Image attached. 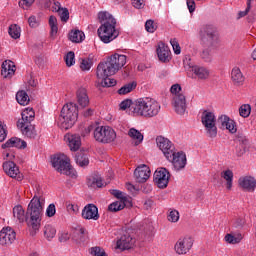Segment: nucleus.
I'll use <instances>...</instances> for the list:
<instances>
[{
    "mask_svg": "<svg viewBox=\"0 0 256 256\" xmlns=\"http://www.w3.org/2000/svg\"><path fill=\"white\" fill-rule=\"evenodd\" d=\"M156 52L159 61L162 63H169V61H171V51L169 50V46L165 45V43L161 42L158 44Z\"/></svg>",
    "mask_w": 256,
    "mask_h": 256,
    "instance_id": "aec40b11",
    "label": "nucleus"
},
{
    "mask_svg": "<svg viewBox=\"0 0 256 256\" xmlns=\"http://www.w3.org/2000/svg\"><path fill=\"white\" fill-rule=\"evenodd\" d=\"M13 216L18 219L20 223L23 221H27V216H25V210H23V206L17 205L13 208Z\"/></svg>",
    "mask_w": 256,
    "mask_h": 256,
    "instance_id": "c9c22d12",
    "label": "nucleus"
},
{
    "mask_svg": "<svg viewBox=\"0 0 256 256\" xmlns=\"http://www.w3.org/2000/svg\"><path fill=\"white\" fill-rule=\"evenodd\" d=\"M79 117V106L75 103L70 102L66 103L60 112L59 123L61 129L67 131V129H71L75 123H77V119Z\"/></svg>",
    "mask_w": 256,
    "mask_h": 256,
    "instance_id": "39448f33",
    "label": "nucleus"
},
{
    "mask_svg": "<svg viewBox=\"0 0 256 256\" xmlns=\"http://www.w3.org/2000/svg\"><path fill=\"white\" fill-rule=\"evenodd\" d=\"M157 147L162 151L166 159H171L173 152L175 151V145L168 138L158 136L156 138Z\"/></svg>",
    "mask_w": 256,
    "mask_h": 256,
    "instance_id": "9d476101",
    "label": "nucleus"
},
{
    "mask_svg": "<svg viewBox=\"0 0 256 256\" xmlns=\"http://www.w3.org/2000/svg\"><path fill=\"white\" fill-rule=\"evenodd\" d=\"M192 73H194L197 79H202V80L209 79V69L203 66H193Z\"/></svg>",
    "mask_w": 256,
    "mask_h": 256,
    "instance_id": "c756f323",
    "label": "nucleus"
},
{
    "mask_svg": "<svg viewBox=\"0 0 256 256\" xmlns=\"http://www.w3.org/2000/svg\"><path fill=\"white\" fill-rule=\"evenodd\" d=\"M17 237V233L11 227H5L0 231V243L2 245H12Z\"/></svg>",
    "mask_w": 256,
    "mask_h": 256,
    "instance_id": "dca6fc26",
    "label": "nucleus"
},
{
    "mask_svg": "<svg viewBox=\"0 0 256 256\" xmlns=\"http://www.w3.org/2000/svg\"><path fill=\"white\" fill-rule=\"evenodd\" d=\"M16 100L19 105H28L29 104V95L25 90L18 91L16 94Z\"/></svg>",
    "mask_w": 256,
    "mask_h": 256,
    "instance_id": "58836bf2",
    "label": "nucleus"
},
{
    "mask_svg": "<svg viewBox=\"0 0 256 256\" xmlns=\"http://www.w3.org/2000/svg\"><path fill=\"white\" fill-rule=\"evenodd\" d=\"M126 205H127L126 202L119 200V201L111 203L108 206V211H111L112 213H117V211H121V210L125 209Z\"/></svg>",
    "mask_w": 256,
    "mask_h": 256,
    "instance_id": "a19ab883",
    "label": "nucleus"
},
{
    "mask_svg": "<svg viewBox=\"0 0 256 256\" xmlns=\"http://www.w3.org/2000/svg\"><path fill=\"white\" fill-rule=\"evenodd\" d=\"M3 169L6 175L9 177H12V179H15V177H18V179H21V176H19V167H17V164L13 161H6L3 163Z\"/></svg>",
    "mask_w": 256,
    "mask_h": 256,
    "instance_id": "5701e85b",
    "label": "nucleus"
},
{
    "mask_svg": "<svg viewBox=\"0 0 256 256\" xmlns=\"http://www.w3.org/2000/svg\"><path fill=\"white\" fill-rule=\"evenodd\" d=\"M168 221H170L171 223H177V221H179V211L177 210L170 211L168 215Z\"/></svg>",
    "mask_w": 256,
    "mask_h": 256,
    "instance_id": "13d9d810",
    "label": "nucleus"
},
{
    "mask_svg": "<svg viewBox=\"0 0 256 256\" xmlns=\"http://www.w3.org/2000/svg\"><path fill=\"white\" fill-rule=\"evenodd\" d=\"M127 56L114 54L107 59L106 62H101L97 66L96 76L101 82H96L97 89L101 87H115L117 80L111 79V75H115L119 69L125 67Z\"/></svg>",
    "mask_w": 256,
    "mask_h": 256,
    "instance_id": "f257e3e1",
    "label": "nucleus"
},
{
    "mask_svg": "<svg viewBox=\"0 0 256 256\" xmlns=\"http://www.w3.org/2000/svg\"><path fill=\"white\" fill-rule=\"evenodd\" d=\"M132 5L135 9H143L145 4L143 0H132Z\"/></svg>",
    "mask_w": 256,
    "mask_h": 256,
    "instance_id": "69168bd1",
    "label": "nucleus"
},
{
    "mask_svg": "<svg viewBox=\"0 0 256 256\" xmlns=\"http://www.w3.org/2000/svg\"><path fill=\"white\" fill-rule=\"evenodd\" d=\"M201 121L202 125L205 127L206 135L211 139H215V137H217V119L215 118V114L205 110L202 113Z\"/></svg>",
    "mask_w": 256,
    "mask_h": 256,
    "instance_id": "6e6552de",
    "label": "nucleus"
},
{
    "mask_svg": "<svg viewBox=\"0 0 256 256\" xmlns=\"http://www.w3.org/2000/svg\"><path fill=\"white\" fill-rule=\"evenodd\" d=\"M218 123H220L221 127L227 129L229 133H237V124L227 115L220 116Z\"/></svg>",
    "mask_w": 256,
    "mask_h": 256,
    "instance_id": "4be33fe9",
    "label": "nucleus"
},
{
    "mask_svg": "<svg viewBox=\"0 0 256 256\" xmlns=\"http://www.w3.org/2000/svg\"><path fill=\"white\" fill-rule=\"evenodd\" d=\"M193 247V240L191 237H184L178 239L174 246V250L177 255H187Z\"/></svg>",
    "mask_w": 256,
    "mask_h": 256,
    "instance_id": "9b49d317",
    "label": "nucleus"
},
{
    "mask_svg": "<svg viewBox=\"0 0 256 256\" xmlns=\"http://www.w3.org/2000/svg\"><path fill=\"white\" fill-rule=\"evenodd\" d=\"M128 135L135 141V145H140L143 142V134H141L139 130L135 128H131L128 131Z\"/></svg>",
    "mask_w": 256,
    "mask_h": 256,
    "instance_id": "4c0bfd02",
    "label": "nucleus"
},
{
    "mask_svg": "<svg viewBox=\"0 0 256 256\" xmlns=\"http://www.w3.org/2000/svg\"><path fill=\"white\" fill-rule=\"evenodd\" d=\"M231 79L232 83L234 85H243L245 82V76H243V73L241 72V69L239 68H233L231 72Z\"/></svg>",
    "mask_w": 256,
    "mask_h": 256,
    "instance_id": "c85d7f7f",
    "label": "nucleus"
},
{
    "mask_svg": "<svg viewBox=\"0 0 256 256\" xmlns=\"http://www.w3.org/2000/svg\"><path fill=\"white\" fill-rule=\"evenodd\" d=\"M93 113H95V110L92 108H88L86 110H83L81 114L87 119L89 117H93Z\"/></svg>",
    "mask_w": 256,
    "mask_h": 256,
    "instance_id": "338daca9",
    "label": "nucleus"
},
{
    "mask_svg": "<svg viewBox=\"0 0 256 256\" xmlns=\"http://www.w3.org/2000/svg\"><path fill=\"white\" fill-rule=\"evenodd\" d=\"M187 7L190 13L195 12V0H187Z\"/></svg>",
    "mask_w": 256,
    "mask_h": 256,
    "instance_id": "774afa93",
    "label": "nucleus"
},
{
    "mask_svg": "<svg viewBox=\"0 0 256 256\" xmlns=\"http://www.w3.org/2000/svg\"><path fill=\"white\" fill-rule=\"evenodd\" d=\"M220 177L226 181V189L231 191L233 188V170L227 169L220 173Z\"/></svg>",
    "mask_w": 256,
    "mask_h": 256,
    "instance_id": "2f4dec72",
    "label": "nucleus"
},
{
    "mask_svg": "<svg viewBox=\"0 0 256 256\" xmlns=\"http://www.w3.org/2000/svg\"><path fill=\"white\" fill-rule=\"evenodd\" d=\"M11 147H16V149H25L27 148V142L21 140V138L12 137L6 143L2 144V149H7Z\"/></svg>",
    "mask_w": 256,
    "mask_h": 256,
    "instance_id": "bb28decb",
    "label": "nucleus"
},
{
    "mask_svg": "<svg viewBox=\"0 0 256 256\" xmlns=\"http://www.w3.org/2000/svg\"><path fill=\"white\" fill-rule=\"evenodd\" d=\"M43 201L41 193L37 192L30 201L26 211V223L31 231V235H35L41 229V219L43 217Z\"/></svg>",
    "mask_w": 256,
    "mask_h": 256,
    "instance_id": "f03ea898",
    "label": "nucleus"
},
{
    "mask_svg": "<svg viewBox=\"0 0 256 256\" xmlns=\"http://www.w3.org/2000/svg\"><path fill=\"white\" fill-rule=\"evenodd\" d=\"M134 176L137 183H145L151 177V170L147 165L143 164L135 169Z\"/></svg>",
    "mask_w": 256,
    "mask_h": 256,
    "instance_id": "a211bd4d",
    "label": "nucleus"
},
{
    "mask_svg": "<svg viewBox=\"0 0 256 256\" xmlns=\"http://www.w3.org/2000/svg\"><path fill=\"white\" fill-rule=\"evenodd\" d=\"M170 92L172 93V95H174V97H175L176 95L185 93V92L183 91V88H181V85H179V84H173V85L171 86V88H170Z\"/></svg>",
    "mask_w": 256,
    "mask_h": 256,
    "instance_id": "4d7b16f0",
    "label": "nucleus"
},
{
    "mask_svg": "<svg viewBox=\"0 0 256 256\" xmlns=\"http://www.w3.org/2000/svg\"><path fill=\"white\" fill-rule=\"evenodd\" d=\"M90 255H93V256H107V253L101 247L96 246V247L90 248Z\"/></svg>",
    "mask_w": 256,
    "mask_h": 256,
    "instance_id": "3c124183",
    "label": "nucleus"
},
{
    "mask_svg": "<svg viewBox=\"0 0 256 256\" xmlns=\"http://www.w3.org/2000/svg\"><path fill=\"white\" fill-rule=\"evenodd\" d=\"M82 217L86 220L99 221V208L95 204H87L82 210Z\"/></svg>",
    "mask_w": 256,
    "mask_h": 256,
    "instance_id": "f3484780",
    "label": "nucleus"
},
{
    "mask_svg": "<svg viewBox=\"0 0 256 256\" xmlns=\"http://www.w3.org/2000/svg\"><path fill=\"white\" fill-rule=\"evenodd\" d=\"M135 245V240L129 232H125L116 242V249L127 251Z\"/></svg>",
    "mask_w": 256,
    "mask_h": 256,
    "instance_id": "2eb2a0df",
    "label": "nucleus"
},
{
    "mask_svg": "<svg viewBox=\"0 0 256 256\" xmlns=\"http://www.w3.org/2000/svg\"><path fill=\"white\" fill-rule=\"evenodd\" d=\"M173 107L177 115H185V111H187V96H185V92L173 96Z\"/></svg>",
    "mask_w": 256,
    "mask_h": 256,
    "instance_id": "4468645a",
    "label": "nucleus"
},
{
    "mask_svg": "<svg viewBox=\"0 0 256 256\" xmlns=\"http://www.w3.org/2000/svg\"><path fill=\"white\" fill-rule=\"evenodd\" d=\"M199 35L205 47H217L219 45V34L217 33V28L213 25L202 26Z\"/></svg>",
    "mask_w": 256,
    "mask_h": 256,
    "instance_id": "423d86ee",
    "label": "nucleus"
},
{
    "mask_svg": "<svg viewBox=\"0 0 256 256\" xmlns=\"http://www.w3.org/2000/svg\"><path fill=\"white\" fill-rule=\"evenodd\" d=\"M154 183L159 189H166L167 185H169V171L167 168H160L155 171Z\"/></svg>",
    "mask_w": 256,
    "mask_h": 256,
    "instance_id": "f8f14e48",
    "label": "nucleus"
},
{
    "mask_svg": "<svg viewBox=\"0 0 256 256\" xmlns=\"http://www.w3.org/2000/svg\"><path fill=\"white\" fill-rule=\"evenodd\" d=\"M249 151V145L236 144L234 148L235 157H243Z\"/></svg>",
    "mask_w": 256,
    "mask_h": 256,
    "instance_id": "ea45409f",
    "label": "nucleus"
},
{
    "mask_svg": "<svg viewBox=\"0 0 256 256\" xmlns=\"http://www.w3.org/2000/svg\"><path fill=\"white\" fill-rule=\"evenodd\" d=\"M202 59H204L207 63L211 61V51L209 49H205L201 53Z\"/></svg>",
    "mask_w": 256,
    "mask_h": 256,
    "instance_id": "0e129e2a",
    "label": "nucleus"
},
{
    "mask_svg": "<svg viewBox=\"0 0 256 256\" xmlns=\"http://www.w3.org/2000/svg\"><path fill=\"white\" fill-rule=\"evenodd\" d=\"M20 129L22 135L27 137V139H37V130H35V125L26 122V124L17 125Z\"/></svg>",
    "mask_w": 256,
    "mask_h": 256,
    "instance_id": "412c9836",
    "label": "nucleus"
},
{
    "mask_svg": "<svg viewBox=\"0 0 256 256\" xmlns=\"http://www.w3.org/2000/svg\"><path fill=\"white\" fill-rule=\"evenodd\" d=\"M89 236L87 235V230L84 227L78 226L74 229L72 233V239L76 243H85Z\"/></svg>",
    "mask_w": 256,
    "mask_h": 256,
    "instance_id": "a878e982",
    "label": "nucleus"
},
{
    "mask_svg": "<svg viewBox=\"0 0 256 256\" xmlns=\"http://www.w3.org/2000/svg\"><path fill=\"white\" fill-rule=\"evenodd\" d=\"M49 26L51 29L50 34L53 36L59 31V27L57 26V17L50 16L49 17Z\"/></svg>",
    "mask_w": 256,
    "mask_h": 256,
    "instance_id": "49530a36",
    "label": "nucleus"
},
{
    "mask_svg": "<svg viewBox=\"0 0 256 256\" xmlns=\"http://www.w3.org/2000/svg\"><path fill=\"white\" fill-rule=\"evenodd\" d=\"M98 19L101 26L98 28V36L103 43H111L119 37V31L115 29L117 20L109 12H99Z\"/></svg>",
    "mask_w": 256,
    "mask_h": 256,
    "instance_id": "7ed1b4c3",
    "label": "nucleus"
},
{
    "mask_svg": "<svg viewBox=\"0 0 256 256\" xmlns=\"http://www.w3.org/2000/svg\"><path fill=\"white\" fill-rule=\"evenodd\" d=\"M135 105H137V100L133 102V100L131 99H126L120 103V109H122V111H125L126 109H130L131 113L135 117Z\"/></svg>",
    "mask_w": 256,
    "mask_h": 256,
    "instance_id": "e433bc0d",
    "label": "nucleus"
},
{
    "mask_svg": "<svg viewBox=\"0 0 256 256\" xmlns=\"http://www.w3.org/2000/svg\"><path fill=\"white\" fill-rule=\"evenodd\" d=\"M111 195L116 197V199H120V201L126 202L127 203V196L120 191V190H110Z\"/></svg>",
    "mask_w": 256,
    "mask_h": 256,
    "instance_id": "603ef678",
    "label": "nucleus"
},
{
    "mask_svg": "<svg viewBox=\"0 0 256 256\" xmlns=\"http://www.w3.org/2000/svg\"><path fill=\"white\" fill-rule=\"evenodd\" d=\"M145 29L148 33H155V31H157V23L153 20H147L145 23Z\"/></svg>",
    "mask_w": 256,
    "mask_h": 256,
    "instance_id": "8fccbe9b",
    "label": "nucleus"
},
{
    "mask_svg": "<svg viewBox=\"0 0 256 256\" xmlns=\"http://www.w3.org/2000/svg\"><path fill=\"white\" fill-rule=\"evenodd\" d=\"M64 59L67 67H72V65H75V52L73 51L68 52L64 57Z\"/></svg>",
    "mask_w": 256,
    "mask_h": 256,
    "instance_id": "09e8293b",
    "label": "nucleus"
},
{
    "mask_svg": "<svg viewBox=\"0 0 256 256\" xmlns=\"http://www.w3.org/2000/svg\"><path fill=\"white\" fill-rule=\"evenodd\" d=\"M21 117L22 118L17 121V125L31 123L35 120V111L33 110V108H26L21 113Z\"/></svg>",
    "mask_w": 256,
    "mask_h": 256,
    "instance_id": "cd10ccee",
    "label": "nucleus"
},
{
    "mask_svg": "<svg viewBox=\"0 0 256 256\" xmlns=\"http://www.w3.org/2000/svg\"><path fill=\"white\" fill-rule=\"evenodd\" d=\"M94 139L98 143H113L117 139V133L109 126H98L94 129Z\"/></svg>",
    "mask_w": 256,
    "mask_h": 256,
    "instance_id": "0eeeda50",
    "label": "nucleus"
},
{
    "mask_svg": "<svg viewBox=\"0 0 256 256\" xmlns=\"http://www.w3.org/2000/svg\"><path fill=\"white\" fill-rule=\"evenodd\" d=\"M240 117L247 118L249 115H251V105L249 104H243L239 108Z\"/></svg>",
    "mask_w": 256,
    "mask_h": 256,
    "instance_id": "de8ad7c7",
    "label": "nucleus"
},
{
    "mask_svg": "<svg viewBox=\"0 0 256 256\" xmlns=\"http://www.w3.org/2000/svg\"><path fill=\"white\" fill-rule=\"evenodd\" d=\"M1 75L4 79H11L15 75V64L11 60L2 63Z\"/></svg>",
    "mask_w": 256,
    "mask_h": 256,
    "instance_id": "393cba45",
    "label": "nucleus"
},
{
    "mask_svg": "<svg viewBox=\"0 0 256 256\" xmlns=\"http://www.w3.org/2000/svg\"><path fill=\"white\" fill-rule=\"evenodd\" d=\"M69 157L65 154H57L52 158V166L59 173H63V175H71V163Z\"/></svg>",
    "mask_w": 256,
    "mask_h": 256,
    "instance_id": "1a4fd4ad",
    "label": "nucleus"
},
{
    "mask_svg": "<svg viewBox=\"0 0 256 256\" xmlns=\"http://www.w3.org/2000/svg\"><path fill=\"white\" fill-rule=\"evenodd\" d=\"M55 213H57V210L55 208V204H50L46 209V215L47 217H55Z\"/></svg>",
    "mask_w": 256,
    "mask_h": 256,
    "instance_id": "052dcab7",
    "label": "nucleus"
},
{
    "mask_svg": "<svg viewBox=\"0 0 256 256\" xmlns=\"http://www.w3.org/2000/svg\"><path fill=\"white\" fill-rule=\"evenodd\" d=\"M238 185L244 189V191L253 193L256 187V180L252 176H243L239 178Z\"/></svg>",
    "mask_w": 256,
    "mask_h": 256,
    "instance_id": "6ab92c4d",
    "label": "nucleus"
},
{
    "mask_svg": "<svg viewBox=\"0 0 256 256\" xmlns=\"http://www.w3.org/2000/svg\"><path fill=\"white\" fill-rule=\"evenodd\" d=\"M55 235H57V230L55 227L49 224L44 227V237H46L48 241H51Z\"/></svg>",
    "mask_w": 256,
    "mask_h": 256,
    "instance_id": "79ce46f5",
    "label": "nucleus"
},
{
    "mask_svg": "<svg viewBox=\"0 0 256 256\" xmlns=\"http://www.w3.org/2000/svg\"><path fill=\"white\" fill-rule=\"evenodd\" d=\"M8 33L12 39H19L21 37V28L17 24H12L9 26Z\"/></svg>",
    "mask_w": 256,
    "mask_h": 256,
    "instance_id": "37998d69",
    "label": "nucleus"
},
{
    "mask_svg": "<svg viewBox=\"0 0 256 256\" xmlns=\"http://www.w3.org/2000/svg\"><path fill=\"white\" fill-rule=\"evenodd\" d=\"M136 87H137L136 82L128 83V84L122 86L118 90V93H119V95H127V93H131V91H133V89H136Z\"/></svg>",
    "mask_w": 256,
    "mask_h": 256,
    "instance_id": "c03bdc74",
    "label": "nucleus"
},
{
    "mask_svg": "<svg viewBox=\"0 0 256 256\" xmlns=\"http://www.w3.org/2000/svg\"><path fill=\"white\" fill-rule=\"evenodd\" d=\"M75 161L79 167H87L89 165V156L87 153L78 152L75 156Z\"/></svg>",
    "mask_w": 256,
    "mask_h": 256,
    "instance_id": "f704fd0d",
    "label": "nucleus"
},
{
    "mask_svg": "<svg viewBox=\"0 0 256 256\" xmlns=\"http://www.w3.org/2000/svg\"><path fill=\"white\" fill-rule=\"evenodd\" d=\"M28 23L32 28L39 27V19H37L36 16H30L28 18Z\"/></svg>",
    "mask_w": 256,
    "mask_h": 256,
    "instance_id": "680f3d73",
    "label": "nucleus"
},
{
    "mask_svg": "<svg viewBox=\"0 0 256 256\" xmlns=\"http://www.w3.org/2000/svg\"><path fill=\"white\" fill-rule=\"evenodd\" d=\"M33 3H35V0H20L19 7H21L22 9H28L29 7H31V5H33Z\"/></svg>",
    "mask_w": 256,
    "mask_h": 256,
    "instance_id": "bf43d9fd",
    "label": "nucleus"
},
{
    "mask_svg": "<svg viewBox=\"0 0 256 256\" xmlns=\"http://www.w3.org/2000/svg\"><path fill=\"white\" fill-rule=\"evenodd\" d=\"M58 14L63 23H67V21H69V9L63 8L60 12H58Z\"/></svg>",
    "mask_w": 256,
    "mask_h": 256,
    "instance_id": "6e6d98bb",
    "label": "nucleus"
},
{
    "mask_svg": "<svg viewBox=\"0 0 256 256\" xmlns=\"http://www.w3.org/2000/svg\"><path fill=\"white\" fill-rule=\"evenodd\" d=\"M225 242L230 243V245H237L243 241V234L241 232H231L225 235Z\"/></svg>",
    "mask_w": 256,
    "mask_h": 256,
    "instance_id": "7c9ffc66",
    "label": "nucleus"
},
{
    "mask_svg": "<svg viewBox=\"0 0 256 256\" xmlns=\"http://www.w3.org/2000/svg\"><path fill=\"white\" fill-rule=\"evenodd\" d=\"M135 117H145L151 119L159 115L161 104L153 98H139L134 105Z\"/></svg>",
    "mask_w": 256,
    "mask_h": 256,
    "instance_id": "20e7f679",
    "label": "nucleus"
},
{
    "mask_svg": "<svg viewBox=\"0 0 256 256\" xmlns=\"http://www.w3.org/2000/svg\"><path fill=\"white\" fill-rule=\"evenodd\" d=\"M69 39L72 43H82L85 40V33L81 30H72Z\"/></svg>",
    "mask_w": 256,
    "mask_h": 256,
    "instance_id": "72a5a7b5",
    "label": "nucleus"
},
{
    "mask_svg": "<svg viewBox=\"0 0 256 256\" xmlns=\"http://www.w3.org/2000/svg\"><path fill=\"white\" fill-rule=\"evenodd\" d=\"M70 151H79L81 147V136L74 134L68 137Z\"/></svg>",
    "mask_w": 256,
    "mask_h": 256,
    "instance_id": "473e14b6",
    "label": "nucleus"
},
{
    "mask_svg": "<svg viewBox=\"0 0 256 256\" xmlns=\"http://www.w3.org/2000/svg\"><path fill=\"white\" fill-rule=\"evenodd\" d=\"M167 161L172 162L175 171H181L187 165V155L184 152H175L174 150L171 159H167Z\"/></svg>",
    "mask_w": 256,
    "mask_h": 256,
    "instance_id": "ddd939ff",
    "label": "nucleus"
},
{
    "mask_svg": "<svg viewBox=\"0 0 256 256\" xmlns=\"http://www.w3.org/2000/svg\"><path fill=\"white\" fill-rule=\"evenodd\" d=\"M170 44L173 47V51L175 55H180L181 54V46L179 45V41L176 40V38H173L170 40Z\"/></svg>",
    "mask_w": 256,
    "mask_h": 256,
    "instance_id": "5fc2aeb1",
    "label": "nucleus"
},
{
    "mask_svg": "<svg viewBox=\"0 0 256 256\" xmlns=\"http://www.w3.org/2000/svg\"><path fill=\"white\" fill-rule=\"evenodd\" d=\"M91 181H92V185H95L99 188L103 187V179H101V177L93 176Z\"/></svg>",
    "mask_w": 256,
    "mask_h": 256,
    "instance_id": "e2e57ef3",
    "label": "nucleus"
},
{
    "mask_svg": "<svg viewBox=\"0 0 256 256\" xmlns=\"http://www.w3.org/2000/svg\"><path fill=\"white\" fill-rule=\"evenodd\" d=\"M91 67H93V60L91 59H83L81 64H80V68L82 69V71H89V69H91Z\"/></svg>",
    "mask_w": 256,
    "mask_h": 256,
    "instance_id": "864d4df0",
    "label": "nucleus"
},
{
    "mask_svg": "<svg viewBox=\"0 0 256 256\" xmlns=\"http://www.w3.org/2000/svg\"><path fill=\"white\" fill-rule=\"evenodd\" d=\"M76 101L80 109H85V107H89V95L87 94V89L79 88L76 91Z\"/></svg>",
    "mask_w": 256,
    "mask_h": 256,
    "instance_id": "b1692460",
    "label": "nucleus"
},
{
    "mask_svg": "<svg viewBox=\"0 0 256 256\" xmlns=\"http://www.w3.org/2000/svg\"><path fill=\"white\" fill-rule=\"evenodd\" d=\"M234 143L236 145H248L249 146V139H247V136L243 134V132H238L235 135Z\"/></svg>",
    "mask_w": 256,
    "mask_h": 256,
    "instance_id": "a18cd8bd",
    "label": "nucleus"
}]
</instances>
